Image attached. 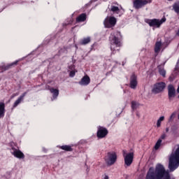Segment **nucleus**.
<instances>
[{"instance_id":"nucleus-4","label":"nucleus","mask_w":179,"mask_h":179,"mask_svg":"<svg viewBox=\"0 0 179 179\" xmlns=\"http://www.w3.org/2000/svg\"><path fill=\"white\" fill-rule=\"evenodd\" d=\"M117 162V153L115 152H109L105 157V162L107 166H113Z\"/></svg>"},{"instance_id":"nucleus-10","label":"nucleus","mask_w":179,"mask_h":179,"mask_svg":"<svg viewBox=\"0 0 179 179\" xmlns=\"http://www.w3.org/2000/svg\"><path fill=\"white\" fill-rule=\"evenodd\" d=\"M10 153L14 157H17V159H24V154H23L19 149L13 147L10 149Z\"/></svg>"},{"instance_id":"nucleus-2","label":"nucleus","mask_w":179,"mask_h":179,"mask_svg":"<svg viewBox=\"0 0 179 179\" xmlns=\"http://www.w3.org/2000/svg\"><path fill=\"white\" fill-rule=\"evenodd\" d=\"M121 37V33L120 31H116L115 33H112L110 36V50L113 52H115V48L118 51L119 47H121V41H120V38Z\"/></svg>"},{"instance_id":"nucleus-31","label":"nucleus","mask_w":179,"mask_h":179,"mask_svg":"<svg viewBox=\"0 0 179 179\" xmlns=\"http://www.w3.org/2000/svg\"><path fill=\"white\" fill-rule=\"evenodd\" d=\"M174 117H176V113H172L171 115V117H170V119L171 120H173V118H174Z\"/></svg>"},{"instance_id":"nucleus-28","label":"nucleus","mask_w":179,"mask_h":179,"mask_svg":"<svg viewBox=\"0 0 179 179\" xmlns=\"http://www.w3.org/2000/svg\"><path fill=\"white\" fill-rule=\"evenodd\" d=\"M174 71L176 72H178V71H179V64L178 63H176Z\"/></svg>"},{"instance_id":"nucleus-7","label":"nucleus","mask_w":179,"mask_h":179,"mask_svg":"<svg viewBox=\"0 0 179 179\" xmlns=\"http://www.w3.org/2000/svg\"><path fill=\"white\" fill-rule=\"evenodd\" d=\"M123 157L124 159L125 166L129 167L134 162V152H129L127 154V150H123Z\"/></svg>"},{"instance_id":"nucleus-15","label":"nucleus","mask_w":179,"mask_h":179,"mask_svg":"<svg viewBox=\"0 0 179 179\" xmlns=\"http://www.w3.org/2000/svg\"><path fill=\"white\" fill-rule=\"evenodd\" d=\"M27 94V92H24L14 103L13 108L17 107L22 101H23V99H24V96Z\"/></svg>"},{"instance_id":"nucleus-26","label":"nucleus","mask_w":179,"mask_h":179,"mask_svg":"<svg viewBox=\"0 0 179 179\" xmlns=\"http://www.w3.org/2000/svg\"><path fill=\"white\" fill-rule=\"evenodd\" d=\"M138 107H139V103H138V102H136V101L131 102L132 110H136V108H138Z\"/></svg>"},{"instance_id":"nucleus-24","label":"nucleus","mask_w":179,"mask_h":179,"mask_svg":"<svg viewBox=\"0 0 179 179\" xmlns=\"http://www.w3.org/2000/svg\"><path fill=\"white\" fill-rule=\"evenodd\" d=\"M162 139H158V141H157V143H155V150H159V148H160V146H162Z\"/></svg>"},{"instance_id":"nucleus-29","label":"nucleus","mask_w":179,"mask_h":179,"mask_svg":"<svg viewBox=\"0 0 179 179\" xmlns=\"http://www.w3.org/2000/svg\"><path fill=\"white\" fill-rule=\"evenodd\" d=\"M166 136H167V135H166V134H162V136H160V138L159 139H161V141H162L163 139H166Z\"/></svg>"},{"instance_id":"nucleus-27","label":"nucleus","mask_w":179,"mask_h":179,"mask_svg":"<svg viewBox=\"0 0 179 179\" xmlns=\"http://www.w3.org/2000/svg\"><path fill=\"white\" fill-rule=\"evenodd\" d=\"M18 61H15L8 65H7L6 67H4V69L6 71V69H9V68H10V66H13V65H17V64Z\"/></svg>"},{"instance_id":"nucleus-20","label":"nucleus","mask_w":179,"mask_h":179,"mask_svg":"<svg viewBox=\"0 0 179 179\" xmlns=\"http://www.w3.org/2000/svg\"><path fill=\"white\" fill-rule=\"evenodd\" d=\"M62 150H66V152H72L73 149L71 145H62L60 147Z\"/></svg>"},{"instance_id":"nucleus-11","label":"nucleus","mask_w":179,"mask_h":179,"mask_svg":"<svg viewBox=\"0 0 179 179\" xmlns=\"http://www.w3.org/2000/svg\"><path fill=\"white\" fill-rule=\"evenodd\" d=\"M168 96L171 101L176 97V88H174L173 85H169L168 86Z\"/></svg>"},{"instance_id":"nucleus-14","label":"nucleus","mask_w":179,"mask_h":179,"mask_svg":"<svg viewBox=\"0 0 179 179\" xmlns=\"http://www.w3.org/2000/svg\"><path fill=\"white\" fill-rule=\"evenodd\" d=\"M90 83V78L87 76H84L80 82H79V85L81 86H87Z\"/></svg>"},{"instance_id":"nucleus-17","label":"nucleus","mask_w":179,"mask_h":179,"mask_svg":"<svg viewBox=\"0 0 179 179\" xmlns=\"http://www.w3.org/2000/svg\"><path fill=\"white\" fill-rule=\"evenodd\" d=\"M50 93L52 94V100H55L57 97H58V95L59 94V91L57 89L51 88L50 90Z\"/></svg>"},{"instance_id":"nucleus-6","label":"nucleus","mask_w":179,"mask_h":179,"mask_svg":"<svg viewBox=\"0 0 179 179\" xmlns=\"http://www.w3.org/2000/svg\"><path fill=\"white\" fill-rule=\"evenodd\" d=\"M103 24L107 29L114 27L117 24V18L115 17L108 16L103 21Z\"/></svg>"},{"instance_id":"nucleus-23","label":"nucleus","mask_w":179,"mask_h":179,"mask_svg":"<svg viewBox=\"0 0 179 179\" xmlns=\"http://www.w3.org/2000/svg\"><path fill=\"white\" fill-rule=\"evenodd\" d=\"M162 121H164V116H161L159 119H158V120H157V128H160V127H161V125H162Z\"/></svg>"},{"instance_id":"nucleus-33","label":"nucleus","mask_w":179,"mask_h":179,"mask_svg":"<svg viewBox=\"0 0 179 179\" xmlns=\"http://www.w3.org/2000/svg\"><path fill=\"white\" fill-rule=\"evenodd\" d=\"M169 128H166V132H169Z\"/></svg>"},{"instance_id":"nucleus-21","label":"nucleus","mask_w":179,"mask_h":179,"mask_svg":"<svg viewBox=\"0 0 179 179\" xmlns=\"http://www.w3.org/2000/svg\"><path fill=\"white\" fill-rule=\"evenodd\" d=\"M160 47H162V42H157L155 48V52H159L160 51Z\"/></svg>"},{"instance_id":"nucleus-12","label":"nucleus","mask_w":179,"mask_h":179,"mask_svg":"<svg viewBox=\"0 0 179 179\" xmlns=\"http://www.w3.org/2000/svg\"><path fill=\"white\" fill-rule=\"evenodd\" d=\"M110 10L113 13H117V15H120V16H121V15L124 13V10L122 9V7L121 6L120 7L114 6V3L111 5Z\"/></svg>"},{"instance_id":"nucleus-19","label":"nucleus","mask_w":179,"mask_h":179,"mask_svg":"<svg viewBox=\"0 0 179 179\" xmlns=\"http://www.w3.org/2000/svg\"><path fill=\"white\" fill-rule=\"evenodd\" d=\"M90 37H87V38H84L81 40V41L80 42V44H81V45H86V44H89V43H90Z\"/></svg>"},{"instance_id":"nucleus-3","label":"nucleus","mask_w":179,"mask_h":179,"mask_svg":"<svg viewBox=\"0 0 179 179\" xmlns=\"http://www.w3.org/2000/svg\"><path fill=\"white\" fill-rule=\"evenodd\" d=\"M164 22H166V17H163L161 20H159V19H152V20L145 19V22L149 24L150 27H157V29H159V27H160V26H162V24H163Z\"/></svg>"},{"instance_id":"nucleus-25","label":"nucleus","mask_w":179,"mask_h":179,"mask_svg":"<svg viewBox=\"0 0 179 179\" xmlns=\"http://www.w3.org/2000/svg\"><path fill=\"white\" fill-rule=\"evenodd\" d=\"M159 75L163 76V78H166V70L164 69L159 68Z\"/></svg>"},{"instance_id":"nucleus-18","label":"nucleus","mask_w":179,"mask_h":179,"mask_svg":"<svg viewBox=\"0 0 179 179\" xmlns=\"http://www.w3.org/2000/svg\"><path fill=\"white\" fill-rule=\"evenodd\" d=\"M86 20V14L83 13L76 18V22L80 23V22H85Z\"/></svg>"},{"instance_id":"nucleus-32","label":"nucleus","mask_w":179,"mask_h":179,"mask_svg":"<svg viewBox=\"0 0 179 179\" xmlns=\"http://www.w3.org/2000/svg\"><path fill=\"white\" fill-rule=\"evenodd\" d=\"M103 179H109L108 176L105 175V177H104V178H103Z\"/></svg>"},{"instance_id":"nucleus-1","label":"nucleus","mask_w":179,"mask_h":179,"mask_svg":"<svg viewBox=\"0 0 179 179\" xmlns=\"http://www.w3.org/2000/svg\"><path fill=\"white\" fill-rule=\"evenodd\" d=\"M179 166V145L176 152H172L169 157V171L173 172Z\"/></svg>"},{"instance_id":"nucleus-16","label":"nucleus","mask_w":179,"mask_h":179,"mask_svg":"<svg viewBox=\"0 0 179 179\" xmlns=\"http://www.w3.org/2000/svg\"><path fill=\"white\" fill-rule=\"evenodd\" d=\"M5 102H0V119L5 117Z\"/></svg>"},{"instance_id":"nucleus-8","label":"nucleus","mask_w":179,"mask_h":179,"mask_svg":"<svg viewBox=\"0 0 179 179\" xmlns=\"http://www.w3.org/2000/svg\"><path fill=\"white\" fill-rule=\"evenodd\" d=\"M148 3H152V0H134L133 2L135 9H141L145 5H148Z\"/></svg>"},{"instance_id":"nucleus-13","label":"nucleus","mask_w":179,"mask_h":179,"mask_svg":"<svg viewBox=\"0 0 179 179\" xmlns=\"http://www.w3.org/2000/svg\"><path fill=\"white\" fill-rule=\"evenodd\" d=\"M136 86H138V80L136 76L133 74L130 78V87L131 89H136Z\"/></svg>"},{"instance_id":"nucleus-22","label":"nucleus","mask_w":179,"mask_h":179,"mask_svg":"<svg viewBox=\"0 0 179 179\" xmlns=\"http://www.w3.org/2000/svg\"><path fill=\"white\" fill-rule=\"evenodd\" d=\"M173 8L176 13H179V1L176 2L173 4Z\"/></svg>"},{"instance_id":"nucleus-30","label":"nucleus","mask_w":179,"mask_h":179,"mask_svg":"<svg viewBox=\"0 0 179 179\" xmlns=\"http://www.w3.org/2000/svg\"><path fill=\"white\" fill-rule=\"evenodd\" d=\"M75 73H76L75 71H71L70 72L69 76H70L71 78H73V76H75Z\"/></svg>"},{"instance_id":"nucleus-9","label":"nucleus","mask_w":179,"mask_h":179,"mask_svg":"<svg viewBox=\"0 0 179 179\" xmlns=\"http://www.w3.org/2000/svg\"><path fill=\"white\" fill-rule=\"evenodd\" d=\"M108 134V130H107L105 127L101 126L98 127V131L96 134L97 138L99 139H103V138H106Z\"/></svg>"},{"instance_id":"nucleus-34","label":"nucleus","mask_w":179,"mask_h":179,"mask_svg":"<svg viewBox=\"0 0 179 179\" xmlns=\"http://www.w3.org/2000/svg\"><path fill=\"white\" fill-rule=\"evenodd\" d=\"M168 1H172V0H168Z\"/></svg>"},{"instance_id":"nucleus-5","label":"nucleus","mask_w":179,"mask_h":179,"mask_svg":"<svg viewBox=\"0 0 179 179\" xmlns=\"http://www.w3.org/2000/svg\"><path fill=\"white\" fill-rule=\"evenodd\" d=\"M166 89V83L164 82H159L154 84L153 87L152 89V93L154 94H159V93H162L164 92Z\"/></svg>"}]
</instances>
